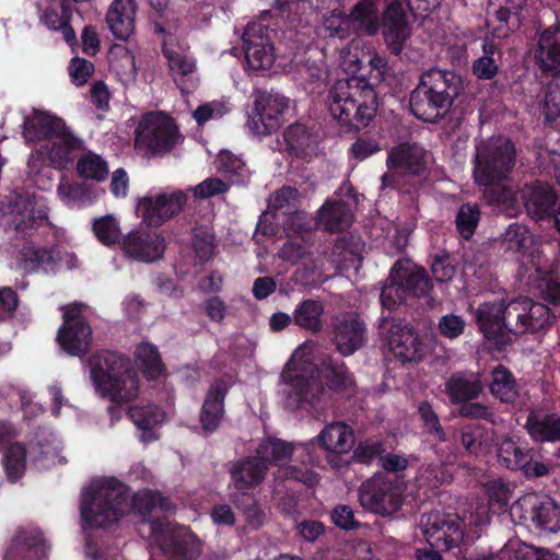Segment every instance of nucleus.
<instances>
[{"instance_id":"obj_1","label":"nucleus","mask_w":560,"mask_h":560,"mask_svg":"<svg viewBox=\"0 0 560 560\" xmlns=\"http://www.w3.org/2000/svg\"><path fill=\"white\" fill-rule=\"evenodd\" d=\"M46 222L47 203L42 196L14 194L0 200V224L14 238L15 268L24 273L55 275L61 268L59 248L36 247L24 242Z\"/></svg>"},{"instance_id":"obj_2","label":"nucleus","mask_w":560,"mask_h":560,"mask_svg":"<svg viewBox=\"0 0 560 560\" xmlns=\"http://www.w3.org/2000/svg\"><path fill=\"white\" fill-rule=\"evenodd\" d=\"M91 380L95 389L108 397L115 406L108 408L112 422L120 418V406L127 410L135 425L142 432L141 440L151 442L158 436L153 429L165 419V412L156 406H129L138 396L137 373L128 360L113 352L92 355L89 360Z\"/></svg>"},{"instance_id":"obj_3","label":"nucleus","mask_w":560,"mask_h":560,"mask_svg":"<svg viewBox=\"0 0 560 560\" xmlns=\"http://www.w3.org/2000/svg\"><path fill=\"white\" fill-rule=\"evenodd\" d=\"M131 510L149 515L172 510L171 503L160 493L141 491L132 497L128 488L116 478L93 479L83 490L81 500V526L84 532L104 528L118 522Z\"/></svg>"},{"instance_id":"obj_4","label":"nucleus","mask_w":560,"mask_h":560,"mask_svg":"<svg viewBox=\"0 0 560 560\" xmlns=\"http://www.w3.org/2000/svg\"><path fill=\"white\" fill-rule=\"evenodd\" d=\"M365 49L362 39H353L341 49L339 65L349 74L338 80L328 94V110L340 125L361 129L369 126L376 115L377 95L373 82L366 80L362 70Z\"/></svg>"},{"instance_id":"obj_5","label":"nucleus","mask_w":560,"mask_h":560,"mask_svg":"<svg viewBox=\"0 0 560 560\" xmlns=\"http://www.w3.org/2000/svg\"><path fill=\"white\" fill-rule=\"evenodd\" d=\"M23 137L34 144L28 167L35 173L45 161L56 168L66 167L82 149V141L65 121L46 112L32 110L24 116Z\"/></svg>"},{"instance_id":"obj_6","label":"nucleus","mask_w":560,"mask_h":560,"mask_svg":"<svg viewBox=\"0 0 560 560\" xmlns=\"http://www.w3.org/2000/svg\"><path fill=\"white\" fill-rule=\"evenodd\" d=\"M314 348L312 342L299 346L281 373L280 394L288 409L312 408L327 400L312 361Z\"/></svg>"},{"instance_id":"obj_7","label":"nucleus","mask_w":560,"mask_h":560,"mask_svg":"<svg viewBox=\"0 0 560 560\" xmlns=\"http://www.w3.org/2000/svg\"><path fill=\"white\" fill-rule=\"evenodd\" d=\"M254 458L267 467L277 466L279 479L300 481L308 487L317 482V475L308 466L312 463L310 444L266 438L258 444Z\"/></svg>"},{"instance_id":"obj_8","label":"nucleus","mask_w":560,"mask_h":560,"mask_svg":"<svg viewBox=\"0 0 560 560\" xmlns=\"http://www.w3.org/2000/svg\"><path fill=\"white\" fill-rule=\"evenodd\" d=\"M456 77L451 71L431 69L424 72L410 96L413 115L424 121L434 122L450 108L456 94Z\"/></svg>"},{"instance_id":"obj_9","label":"nucleus","mask_w":560,"mask_h":560,"mask_svg":"<svg viewBox=\"0 0 560 560\" xmlns=\"http://www.w3.org/2000/svg\"><path fill=\"white\" fill-rule=\"evenodd\" d=\"M516 164L513 142L503 136L480 140L476 144L474 180L478 186H492L505 180Z\"/></svg>"},{"instance_id":"obj_10","label":"nucleus","mask_w":560,"mask_h":560,"mask_svg":"<svg viewBox=\"0 0 560 560\" xmlns=\"http://www.w3.org/2000/svg\"><path fill=\"white\" fill-rule=\"evenodd\" d=\"M422 533L428 544L438 550L457 548L477 535V528L469 525L468 518H460L454 513L432 512L421 517Z\"/></svg>"},{"instance_id":"obj_11","label":"nucleus","mask_w":560,"mask_h":560,"mask_svg":"<svg viewBox=\"0 0 560 560\" xmlns=\"http://www.w3.org/2000/svg\"><path fill=\"white\" fill-rule=\"evenodd\" d=\"M513 522L539 535L560 533V505L537 493H527L510 508Z\"/></svg>"},{"instance_id":"obj_12","label":"nucleus","mask_w":560,"mask_h":560,"mask_svg":"<svg viewBox=\"0 0 560 560\" xmlns=\"http://www.w3.org/2000/svg\"><path fill=\"white\" fill-rule=\"evenodd\" d=\"M431 284L423 268L408 259L399 260L390 271L389 283L381 292L382 305L388 310L407 300L429 292Z\"/></svg>"},{"instance_id":"obj_13","label":"nucleus","mask_w":560,"mask_h":560,"mask_svg":"<svg viewBox=\"0 0 560 560\" xmlns=\"http://www.w3.org/2000/svg\"><path fill=\"white\" fill-rule=\"evenodd\" d=\"M180 135L173 119L162 113H150L143 116L137 129L136 149L150 156L170 151Z\"/></svg>"},{"instance_id":"obj_14","label":"nucleus","mask_w":560,"mask_h":560,"mask_svg":"<svg viewBox=\"0 0 560 560\" xmlns=\"http://www.w3.org/2000/svg\"><path fill=\"white\" fill-rule=\"evenodd\" d=\"M158 553L165 555L170 560H191L199 556L201 542L184 526L170 522H152L150 524Z\"/></svg>"},{"instance_id":"obj_15","label":"nucleus","mask_w":560,"mask_h":560,"mask_svg":"<svg viewBox=\"0 0 560 560\" xmlns=\"http://www.w3.org/2000/svg\"><path fill=\"white\" fill-rule=\"evenodd\" d=\"M380 330L389 351L404 362L420 361L432 350L430 341L401 322L383 318Z\"/></svg>"},{"instance_id":"obj_16","label":"nucleus","mask_w":560,"mask_h":560,"mask_svg":"<svg viewBox=\"0 0 560 560\" xmlns=\"http://www.w3.org/2000/svg\"><path fill=\"white\" fill-rule=\"evenodd\" d=\"M550 323V313L546 305L530 299L521 298L504 305L505 335H521L542 329Z\"/></svg>"},{"instance_id":"obj_17","label":"nucleus","mask_w":560,"mask_h":560,"mask_svg":"<svg viewBox=\"0 0 560 560\" xmlns=\"http://www.w3.org/2000/svg\"><path fill=\"white\" fill-rule=\"evenodd\" d=\"M57 341L71 355L84 354L92 341V329L78 304L65 307L63 324L58 330Z\"/></svg>"},{"instance_id":"obj_18","label":"nucleus","mask_w":560,"mask_h":560,"mask_svg":"<svg viewBox=\"0 0 560 560\" xmlns=\"http://www.w3.org/2000/svg\"><path fill=\"white\" fill-rule=\"evenodd\" d=\"M187 202V194L183 190L165 191L141 198L137 212L148 226H161L178 214Z\"/></svg>"},{"instance_id":"obj_19","label":"nucleus","mask_w":560,"mask_h":560,"mask_svg":"<svg viewBox=\"0 0 560 560\" xmlns=\"http://www.w3.org/2000/svg\"><path fill=\"white\" fill-rule=\"evenodd\" d=\"M360 502L375 513L392 514L401 504V489L395 482L377 475L362 485Z\"/></svg>"},{"instance_id":"obj_20","label":"nucleus","mask_w":560,"mask_h":560,"mask_svg":"<svg viewBox=\"0 0 560 560\" xmlns=\"http://www.w3.org/2000/svg\"><path fill=\"white\" fill-rule=\"evenodd\" d=\"M247 66L253 71L270 70L276 61L273 44L268 28L261 23H250L243 34Z\"/></svg>"},{"instance_id":"obj_21","label":"nucleus","mask_w":560,"mask_h":560,"mask_svg":"<svg viewBox=\"0 0 560 560\" xmlns=\"http://www.w3.org/2000/svg\"><path fill=\"white\" fill-rule=\"evenodd\" d=\"M521 277L539 290L546 300L560 304V283L556 281L548 260L539 253L523 261Z\"/></svg>"},{"instance_id":"obj_22","label":"nucleus","mask_w":560,"mask_h":560,"mask_svg":"<svg viewBox=\"0 0 560 560\" xmlns=\"http://www.w3.org/2000/svg\"><path fill=\"white\" fill-rule=\"evenodd\" d=\"M165 247V240L161 234L145 230L131 231L122 240L125 255L145 264L162 258Z\"/></svg>"},{"instance_id":"obj_23","label":"nucleus","mask_w":560,"mask_h":560,"mask_svg":"<svg viewBox=\"0 0 560 560\" xmlns=\"http://www.w3.org/2000/svg\"><path fill=\"white\" fill-rule=\"evenodd\" d=\"M489 505L483 502H476L469 510V525L475 527L486 526L490 522V509L494 513L505 511L512 499V488L501 479L489 480L485 485Z\"/></svg>"},{"instance_id":"obj_24","label":"nucleus","mask_w":560,"mask_h":560,"mask_svg":"<svg viewBox=\"0 0 560 560\" xmlns=\"http://www.w3.org/2000/svg\"><path fill=\"white\" fill-rule=\"evenodd\" d=\"M46 541L40 530L33 526L20 527L5 551L4 560H31L46 553Z\"/></svg>"},{"instance_id":"obj_25","label":"nucleus","mask_w":560,"mask_h":560,"mask_svg":"<svg viewBox=\"0 0 560 560\" xmlns=\"http://www.w3.org/2000/svg\"><path fill=\"white\" fill-rule=\"evenodd\" d=\"M296 199L298 191L291 187L277 190L269 198V211L277 223L283 225L284 231H290L293 225H299L300 231L307 223L304 213L294 211Z\"/></svg>"},{"instance_id":"obj_26","label":"nucleus","mask_w":560,"mask_h":560,"mask_svg":"<svg viewBox=\"0 0 560 560\" xmlns=\"http://www.w3.org/2000/svg\"><path fill=\"white\" fill-rule=\"evenodd\" d=\"M365 340V326L354 314L337 318L334 328V342L342 355H350L360 349Z\"/></svg>"},{"instance_id":"obj_27","label":"nucleus","mask_w":560,"mask_h":560,"mask_svg":"<svg viewBox=\"0 0 560 560\" xmlns=\"http://www.w3.org/2000/svg\"><path fill=\"white\" fill-rule=\"evenodd\" d=\"M384 37L395 52H399L404 42L410 36L402 0H390L383 16Z\"/></svg>"},{"instance_id":"obj_28","label":"nucleus","mask_w":560,"mask_h":560,"mask_svg":"<svg viewBox=\"0 0 560 560\" xmlns=\"http://www.w3.org/2000/svg\"><path fill=\"white\" fill-rule=\"evenodd\" d=\"M430 155L417 144L402 143L393 149L387 159L389 170L402 175H417L425 170Z\"/></svg>"},{"instance_id":"obj_29","label":"nucleus","mask_w":560,"mask_h":560,"mask_svg":"<svg viewBox=\"0 0 560 560\" xmlns=\"http://www.w3.org/2000/svg\"><path fill=\"white\" fill-rule=\"evenodd\" d=\"M518 195L527 213L536 220L547 218L557 199L553 189L539 182L524 186Z\"/></svg>"},{"instance_id":"obj_30","label":"nucleus","mask_w":560,"mask_h":560,"mask_svg":"<svg viewBox=\"0 0 560 560\" xmlns=\"http://www.w3.org/2000/svg\"><path fill=\"white\" fill-rule=\"evenodd\" d=\"M534 59L544 72L560 73V24L539 34Z\"/></svg>"},{"instance_id":"obj_31","label":"nucleus","mask_w":560,"mask_h":560,"mask_svg":"<svg viewBox=\"0 0 560 560\" xmlns=\"http://www.w3.org/2000/svg\"><path fill=\"white\" fill-rule=\"evenodd\" d=\"M316 442L329 455H345L354 446L355 438L347 423L331 422L318 433Z\"/></svg>"},{"instance_id":"obj_32","label":"nucleus","mask_w":560,"mask_h":560,"mask_svg":"<svg viewBox=\"0 0 560 560\" xmlns=\"http://www.w3.org/2000/svg\"><path fill=\"white\" fill-rule=\"evenodd\" d=\"M230 383L224 380L213 382L206 395L200 412L201 427L207 432H213L224 415V398Z\"/></svg>"},{"instance_id":"obj_33","label":"nucleus","mask_w":560,"mask_h":560,"mask_svg":"<svg viewBox=\"0 0 560 560\" xmlns=\"http://www.w3.org/2000/svg\"><path fill=\"white\" fill-rule=\"evenodd\" d=\"M476 320L480 331L489 340L506 342L504 325V304L502 302H485L476 311Z\"/></svg>"},{"instance_id":"obj_34","label":"nucleus","mask_w":560,"mask_h":560,"mask_svg":"<svg viewBox=\"0 0 560 560\" xmlns=\"http://www.w3.org/2000/svg\"><path fill=\"white\" fill-rule=\"evenodd\" d=\"M163 51L168 60L173 79L182 92L187 93L194 90L198 82L195 60L191 57L168 47L167 42H164Z\"/></svg>"},{"instance_id":"obj_35","label":"nucleus","mask_w":560,"mask_h":560,"mask_svg":"<svg viewBox=\"0 0 560 560\" xmlns=\"http://www.w3.org/2000/svg\"><path fill=\"white\" fill-rule=\"evenodd\" d=\"M135 16V0H114L106 21L113 35L120 40H126L133 33Z\"/></svg>"},{"instance_id":"obj_36","label":"nucleus","mask_w":560,"mask_h":560,"mask_svg":"<svg viewBox=\"0 0 560 560\" xmlns=\"http://www.w3.org/2000/svg\"><path fill=\"white\" fill-rule=\"evenodd\" d=\"M266 471V465L260 464L257 458L248 457L232 467L231 486L241 492L252 490L262 481Z\"/></svg>"},{"instance_id":"obj_37","label":"nucleus","mask_w":560,"mask_h":560,"mask_svg":"<svg viewBox=\"0 0 560 560\" xmlns=\"http://www.w3.org/2000/svg\"><path fill=\"white\" fill-rule=\"evenodd\" d=\"M272 8L288 21V32L296 35L307 27L308 18L313 13L308 0H272Z\"/></svg>"},{"instance_id":"obj_38","label":"nucleus","mask_w":560,"mask_h":560,"mask_svg":"<svg viewBox=\"0 0 560 560\" xmlns=\"http://www.w3.org/2000/svg\"><path fill=\"white\" fill-rule=\"evenodd\" d=\"M500 4L495 12V18L490 20L489 26L492 28L493 36L503 38L510 32L520 26L518 10L526 0H494Z\"/></svg>"},{"instance_id":"obj_39","label":"nucleus","mask_w":560,"mask_h":560,"mask_svg":"<svg viewBox=\"0 0 560 560\" xmlns=\"http://www.w3.org/2000/svg\"><path fill=\"white\" fill-rule=\"evenodd\" d=\"M526 430L537 442H560V417L551 415L530 413L526 421Z\"/></svg>"},{"instance_id":"obj_40","label":"nucleus","mask_w":560,"mask_h":560,"mask_svg":"<svg viewBox=\"0 0 560 560\" xmlns=\"http://www.w3.org/2000/svg\"><path fill=\"white\" fill-rule=\"evenodd\" d=\"M57 192L61 201L68 207H82L93 203L104 192L86 184L73 183L62 178Z\"/></svg>"},{"instance_id":"obj_41","label":"nucleus","mask_w":560,"mask_h":560,"mask_svg":"<svg viewBox=\"0 0 560 560\" xmlns=\"http://www.w3.org/2000/svg\"><path fill=\"white\" fill-rule=\"evenodd\" d=\"M287 150L296 156L307 159L316 153L317 140L300 124L291 125L283 132Z\"/></svg>"},{"instance_id":"obj_42","label":"nucleus","mask_w":560,"mask_h":560,"mask_svg":"<svg viewBox=\"0 0 560 560\" xmlns=\"http://www.w3.org/2000/svg\"><path fill=\"white\" fill-rule=\"evenodd\" d=\"M110 70L126 86L135 83L137 78L136 58L124 45H114L108 54Z\"/></svg>"},{"instance_id":"obj_43","label":"nucleus","mask_w":560,"mask_h":560,"mask_svg":"<svg viewBox=\"0 0 560 560\" xmlns=\"http://www.w3.org/2000/svg\"><path fill=\"white\" fill-rule=\"evenodd\" d=\"M351 222V210L343 201H328L318 211L317 223L326 231H342L350 226Z\"/></svg>"},{"instance_id":"obj_44","label":"nucleus","mask_w":560,"mask_h":560,"mask_svg":"<svg viewBox=\"0 0 560 560\" xmlns=\"http://www.w3.org/2000/svg\"><path fill=\"white\" fill-rule=\"evenodd\" d=\"M483 385L478 376L472 374H455L446 383V393L452 402L471 400L482 392Z\"/></svg>"},{"instance_id":"obj_45","label":"nucleus","mask_w":560,"mask_h":560,"mask_svg":"<svg viewBox=\"0 0 560 560\" xmlns=\"http://www.w3.org/2000/svg\"><path fill=\"white\" fill-rule=\"evenodd\" d=\"M350 31L373 35L377 32L378 10L373 0H364L355 4L348 18Z\"/></svg>"},{"instance_id":"obj_46","label":"nucleus","mask_w":560,"mask_h":560,"mask_svg":"<svg viewBox=\"0 0 560 560\" xmlns=\"http://www.w3.org/2000/svg\"><path fill=\"white\" fill-rule=\"evenodd\" d=\"M462 443L469 454H487L493 446L494 433L479 424H468L462 429Z\"/></svg>"},{"instance_id":"obj_47","label":"nucleus","mask_w":560,"mask_h":560,"mask_svg":"<svg viewBox=\"0 0 560 560\" xmlns=\"http://www.w3.org/2000/svg\"><path fill=\"white\" fill-rule=\"evenodd\" d=\"M290 228V231H284L290 241L284 244L279 255L283 260L295 264L308 253L310 243L307 237L310 234V225L305 223V226L300 231L299 225Z\"/></svg>"},{"instance_id":"obj_48","label":"nucleus","mask_w":560,"mask_h":560,"mask_svg":"<svg viewBox=\"0 0 560 560\" xmlns=\"http://www.w3.org/2000/svg\"><path fill=\"white\" fill-rule=\"evenodd\" d=\"M255 110L267 117V124L278 128L280 117L289 108V98L279 93H259L255 100Z\"/></svg>"},{"instance_id":"obj_49","label":"nucleus","mask_w":560,"mask_h":560,"mask_svg":"<svg viewBox=\"0 0 560 560\" xmlns=\"http://www.w3.org/2000/svg\"><path fill=\"white\" fill-rule=\"evenodd\" d=\"M324 306L316 300H304L293 312L294 323L310 331L318 332L323 328Z\"/></svg>"},{"instance_id":"obj_50","label":"nucleus","mask_w":560,"mask_h":560,"mask_svg":"<svg viewBox=\"0 0 560 560\" xmlns=\"http://www.w3.org/2000/svg\"><path fill=\"white\" fill-rule=\"evenodd\" d=\"M491 394L503 402H513L517 397V387L511 372L498 365L492 370V381L490 383Z\"/></svg>"},{"instance_id":"obj_51","label":"nucleus","mask_w":560,"mask_h":560,"mask_svg":"<svg viewBox=\"0 0 560 560\" xmlns=\"http://www.w3.org/2000/svg\"><path fill=\"white\" fill-rule=\"evenodd\" d=\"M217 168L224 174L232 184H244L249 178V171L245 163L230 151H221L217 161Z\"/></svg>"},{"instance_id":"obj_52","label":"nucleus","mask_w":560,"mask_h":560,"mask_svg":"<svg viewBox=\"0 0 560 560\" xmlns=\"http://www.w3.org/2000/svg\"><path fill=\"white\" fill-rule=\"evenodd\" d=\"M136 360L148 378H158L164 373V365L161 361L158 349L149 343H140L135 351Z\"/></svg>"},{"instance_id":"obj_53","label":"nucleus","mask_w":560,"mask_h":560,"mask_svg":"<svg viewBox=\"0 0 560 560\" xmlns=\"http://www.w3.org/2000/svg\"><path fill=\"white\" fill-rule=\"evenodd\" d=\"M78 174L84 179L103 182L108 176L107 162L98 154L86 152L77 163Z\"/></svg>"},{"instance_id":"obj_54","label":"nucleus","mask_w":560,"mask_h":560,"mask_svg":"<svg viewBox=\"0 0 560 560\" xmlns=\"http://www.w3.org/2000/svg\"><path fill=\"white\" fill-rule=\"evenodd\" d=\"M500 184L483 186L486 188L485 198L489 203L502 207L512 215L520 206L517 194L512 188Z\"/></svg>"},{"instance_id":"obj_55","label":"nucleus","mask_w":560,"mask_h":560,"mask_svg":"<svg viewBox=\"0 0 560 560\" xmlns=\"http://www.w3.org/2000/svg\"><path fill=\"white\" fill-rule=\"evenodd\" d=\"M529 451L518 446L511 438L504 439L498 450V459L509 469L520 470Z\"/></svg>"},{"instance_id":"obj_56","label":"nucleus","mask_w":560,"mask_h":560,"mask_svg":"<svg viewBox=\"0 0 560 560\" xmlns=\"http://www.w3.org/2000/svg\"><path fill=\"white\" fill-rule=\"evenodd\" d=\"M497 45L486 39L482 44L483 56L479 57L472 65L474 74L479 79L489 80L498 72V63L494 58Z\"/></svg>"},{"instance_id":"obj_57","label":"nucleus","mask_w":560,"mask_h":560,"mask_svg":"<svg viewBox=\"0 0 560 560\" xmlns=\"http://www.w3.org/2000/svg\"><path fill=\"white\" fill-rule=\"evenodd\" d=\"M325 377L330 390L342 396H351L354 393V380L343 364L327 369Z\"/></svg>"},{"instance_id":"obj_58","label":"nucleus","mask_w":560,"mask_h":560,"mask_svg":"<svg viewBox=\"0 0 560 560\" xmlns=\"http://www.w3.org/2000/svg\"><path fill=\"white\" fill-rule=\"evenodd\" d=\"M93 232L96 238L104 245L109 246L120 240V226L114 215H105L94 220Z\"/></svg>"},{"instance_id":"obj_59","label":"nucleus","mask_w":560,"mask_h":560,"mask_svg":"<svg viewBox=\"0 0 560 560\" xmlns=\"http://www.w3.org/2000/svg\"><path fill=\"white\" fill-rule=\"evenodd\" d=\"M503 244L506 250L522 252L533 244V236L526 226L511 224L505 231Z\"/></svg>"},{"instance_id":"obj_60","label":"nucleus","mask_w":560,"mask_h":560,"mask_svg":"<svg viewBox=\"0 0 560 560\" xmlns=\"http://www.w3.org/2000/svg\"><path fill=\"white\" fill-rule=\"evenodd\" d=\"M230 112L228 102L224 100H214L199 105L194 112L192 117L199 126L223 117Z\"/></svg>"},{"instance_id":"obj_61","label":"nucleus","mask_w":560,"mask_h":560,"mask_svg":"<svg viewBox=\"0 0 560 560\" xmlns=\"http://www.w3.org/2000/svg\"><path fill=\"white\" fill-rule=\"evenodd\" d=\"M479 215V207L476 203H466L459 208L456 215V226L463 237L469 238L474 234Z\"/></svg>"},{"instance_id":"obj_62","label":"nucleus","mask_w":560,"mask_h":560,"mask_svg":"<svg viewBox=\"0 0 560 560\" xmlns=\"http://www.w3.org/2000/svg\"><path fill=\"white\" fill-rule=\"evenodd\" d=\"M4 469L10 480L15 481L25 470V450L20 444L11 445L4 456Z\"/></svg>"},{"instance_id":"obj_63","label":"nucleus","mask_w":560,"mask_h":560,"mask_svg":"<svg viewBox=\"0 0 560 560\" xmlns=\"http://www.w3.org/2000/svg\"><path fill=\"white\" fill-rule=\"evenodd\" d=\"M39 455L35 457L38 469H48L56 464H65L66 459L59 455L61 443L55 436L47 444L39 443Z\"/></svg>"},{"instance_id":"obj_64","label":"nucleus","mask_w":560,"mask_h":560,"mask_svg":"<svg viewBox=\"0 0 560 560\" xmlns=\"http://www.w3.org/2000/svg\"><path fill=\"white\" fill-rule=\"evenodd\" d=\"M544 113L549 120L560 115V73H557L546 86Z\"/></svg>"}]
</instances>
